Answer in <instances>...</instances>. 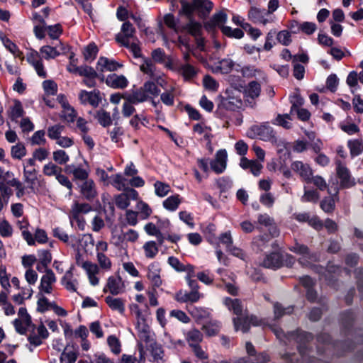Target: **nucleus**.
<instances>
[{"label":"nucleus","instance_id":"c9c22d12","mask_svg":"<svg viewBox=\"0 0 363 363\" xmlns=\"http://www.w3.org/2000/svg\"><path fill=\"white\" fill-rule=\"evenodd\" d=\"M220 323L216 320H211L203 325V330L208 336H214L220 330Z\"/></svg>","mask_w":363,"mask_h":363},{"label":"nucleus","instance_id":"b1692460","mask_svg":"<svg viewBox=\"0 0 363 363\" xmlns=\"http://www.w3.org/2000/svg\"><path fill=\"white\" fill-rule=\"evenodd\" d=\"M68 71L72 73H77L79 76L88 77H98L96 71L91 67L88 65L74 66V69L68 68Z\"/></svg>","mask_w":363,"mask_h":363},{"label":"nucleus","instance_id":"79ce46f5","mask_svg":"<svg viewBox=\"0 0 363 363\" xmlns=\"http://www.w3.org/2000/svg\"><path fill=\"white\" fill-rule=\"evenodd\" d=\"M228 16L223 11H219L213 15L210 20V24L212 26H218L221 29V26L227 21Z\"/></svg>","mask_w":363,"mask_h":363},{"label":"nucleus","instance_id":"bb28decb","mask_svg":"<svg viewBox=\"0 0 363 363\" xmlns=\"http://www.w3.org/2000/svg\"><path fill=\"white\" fill-rule=\"evenodd\" d=\"M189 20V22L186 23L184 26H183V30H186L194 37L200 35L201 33V23L196 21L194 18H191Z\"/></svg>","mask_w":363,"mask_h":363},{"label":"nucleus","instance_id":"c85d7f7f","mask_svg":"<svg viewBox=\"0 0 363 363\" xmlns=\"http://www.w3.org/2000/svg\"><path fill=\"white\" fill-rule=\"evenodd\" d=\"M105 301L112 310L118 311L121 314L124 313L125 306L121 298L108 296L106 297Z\"/></svg>","mask_w":363,"mask_h":363},{"label":"nucleus","instance_id":"09e8293b","mask_svg":"<svg viewBox=\"0 0 363 363\" xmlns=\"http://www.w3.org/2000/svg\"><path fill=\"white\" fill-rule=\"evenodd\" d=\"M38 255L39 257L40 264L45 269H48V266L52 261V255L48 250H38Z\"/></svg>","mask_w":363,"mask_h":363},{"label":"nucleus","instance_id":"4be33fe9","mask_svg":"<svg viewBox=\"0 0 363 363\" xmlns=\"http://www.w3.org/2000/svg\"><path fill=\"white\" fill-rule=\"evenodd\" d=\"M23 173L24 182L28 184L29 189L33 190L38 180V171L35 168L29 169L24 166Z\"/></svg>","mask_w":363,"mask_h":363},{"label":"nucleus","instance_id":"f03ea898","mask_svg":"<svg viewBox=\"0 0 363 363\" xmlns=\"http://www.w3.org/2000/svg\"><path fill=\"white\" fill-rule=\"evenodd\" d=\"M336 173L340 180L339 186L336 184L333 192V186L328 188V191L330 194L337 196L339 189H349L354 186L356 184L355 179L352 176L349 169L344 164L341 160H336Z\"/></svg>","mask_w":363,"mask_h":363},{"label":"nucleus","instance_id":"c756f323","mask_svg":"<svg viewBox=\"0 0 363 363\" xmlns=\"http://www.w3.org/2000/svg\"><path fill=\"white\" fill-rule=\"evenodd\" d=\"M147 278L150 279L154 286L159 287L162 284V279L160 276V270L153 264L148 267Z\"/></svg>","mask_w":363,"mask_h":363},{"label":"nucleus","instance_id":"69168bd1","mask_svg":"<svg viewBox=\"0 0 363 363\" xmlns=\"http://www.w3.org/2000/svg\"><path fill=\"white\" fill-rule=\"evenodd\" d=\"M182 9L179 11V14H184L189 19L193 18L192 14L196 9L194 4L189 3L186 0H181Z\"/></svg>","mask_w":363,"mask_h":363},{"label":"nucleus","instance_id":"052dcab7","mask_svg":"<svg viewBox=\"0 0 363 363\" xmlns=\"http://www.w3.org/2000/svg\"><path fill=\"white\" fill-rule=\"evenodd\" d=\"M45 132L44 130H40L33 133L30 138V143L32 145H45L46 139L45 138Z\"/></svg>","mask_w":363,"mask_h":363},{"label":"nucleus","instance_id":"393cba45","mask_svg":"<svg viewBox=\"0 0 363 363\" xmlns=\"http://www.w3.org/2000/svg\"><path fill=\"white\" fill-rule=\"evenodd\" d=\"M241 72L245 77H258L264 81H266L267 78L266 74L262 70L257 69L254 66L243 67Z\"/></svg>","mask_w":363,"mask_h":363},{"label":"nucleus","instance_id":"3c124183","mask_svg":"<svg viewBox=\"0 0 363 363\" xmlns=\"http://www.w3.org/2000/svg\"><path fill=\"white\" fill-rule=\"evenodd\" d=\"M107 343L109 346L111 351L118 354L121 351V345L118 338L116 335H109L107 338Z\"/></svg>","mask_w":363,"mask_h":363},{"label":"nucleus","instance_id":"2f4dec72","mask_svg":"<svg viewBox=\"0 0 363 363\" xmlns=\"http://www.w3.org/2000/svg\"><path fill=\"white\" fill-rule=\"evenodd\" d=\"M202 339L203 335L197 329H191L186 333V340L190 347L199 345Z\"/></svg>","mask_w":363,"mask_h":363},{"label":"nucleus","instance_id":"e2e57ef3","mask_svg":"<svg viewBox=\"0 0 363 363\" xmlns=\"http://www.w3.org/2000/svg\"><path fill=\"white\" fill-rule=\"evenodd\" d=\"M143 248L145 252V256L147 258H153L158 252V248L155 241L145 242Z\"/></svg>","mask_w":363,"mask_h":363},{"label":"nucleus","instance_id":"6ab92c4d","mask_svg":"<svg viewBox=\"0 0 363 363\" xmlns=\"http://www.w3.org/2000/svg\"><path fill=\"white\" fill-rule=\"evenodd\" d=\"M108 288L110 293L113 295H118L123 291V284L122 282V279L121 277H110L108 279L106 286L104 289V292H106V289Z\"/></svg>","mask_w":363,"mask_h":363},{"label":"nucleus","instance_id":"cd10ccee","mask_svg":"<svg viewBox=\"0 0 363 363\" xmlns=\"http://www.w3.org/2000/svg\"><path fill=\"white\" fill-rule=\"evenodd\" d=\"M186 80H189L194 77L197 72L194 66L189 63L182 64L177 69Z\"/></svg>","mask_w":363,"mask_h":363},{"label":"nucleus","instance_id":"412c9836","mask_svg":"<svg viewBox=\"0 0 363 363\" xmlns=\"http://www.w3.org/2000/svg\"><path fill=\"white\" fill-rule=\"evenodd\" d=\"M150 96L146 94L143 86L133 90L131 94L125 96V99L130 102L138 104L149 100Z\"/></svg>","mask_w":363,"mask_h":363},{"label":"nucleus","instance_id":"4d7b16f0","mask_svg":"<svg viewBox=\"0 0 363 363\" xmlns=\"http://www.w3.org/2000/svg\"><path fill=\"white\" fill-rule=\"evenodd\" d=\"M0 182H3L4 184L13 186H19V180L14 177V174L11 171H6L4 173L2 178L0 179Z\"/></svg>","mask_w":363,"mask_h":363},{"label":"nucleus","instance_id":"a211bd4d","mask_svg":"<svg viewBox=\"0 0 363 363\" xmlns=\"http://www.w3.org/2000/svg\"><path fill=\"white\" fill-rule=\"evenodd\" d=\"M106 83L108 86L114 89H124L128 86V82L123 75L111 74L107 76Z\"/></svg>","mask_w":363,"mask_h":363},{"label":"nucleus","instance_id":"8fccbe9b","mask_svg":"<svg viewBox=\"0 0 363 363\" xmlns=\"http://www.w3.org/2000/svg\"><path fill=\"white\" fill-rule=\"evenodd\" d=\"M150 347L151 355L154 361L158 362L159 360H162L164 355V351L162 350V346L160 344L155 342L151 343Z\"/></svg>","mask_w":363,"mask_h":363},{"label":"nucleus","instance_id":"5fc2aeb1","mask_svg":"<svg viewBox=\"0 0 363 363\" xmlns=\"http://www.w3.org/2000/svg\"><path fill=\"white\" fill-rule=\"evenodd\" d=\"M64 130V126L60 124H55L48 128V136L51 140H57Z\"/></svg>","mask_w":363,"mask_h":363},{"label":"nucleus","instance_id":"ddd939ff","mask_svg":"<svg viewBox=\"0 0 363 363\" xmlns=\"http://www.w3.org/2000/svg\"><path fill=\"white\" fill-rule=\"evenodd\" d=\"M122 67V64L105 57H99L96 64V69L101 72L105 71H116Z\"/></svg>","mask_w":363,"mask_h":363},{"label":"nucleus","instance_id":"4c0bfd02","mask_svg":"<svg viewBox=\"0 0 363 363\" xmlns=\"http://www.w3.org/2000/svg\"><path fill=\"white\" fill-rule=\"evenodd\" d=\"M95 118L103 127H108L112 123L110 113L104 109L98 111Z\"/></svg>","mask_w":363,"mask_h":363},{"label":"nucleus","instance_id":"bf43d9fd","mask_svg":"<svg viewBox=\"0 0 363 363\" xmlns=\"http://www.w3.org/2000/svg\"><path fill=\"white\" fill-rule=\"evenodd\" d=\"M143 86L148 96L150 95L151 96L155 97L160 94V89L153 82L147 81L144 83Z\"/></svg>","mask_w":363,"mask_h":363},{"label":"nucleus","instance_id":"2eb2a0df","mask_svg":"<svg viewBox=\"0 0 363 363\" xmlns=\"http://www.w3.org/2000/svg\"><path fill=\"white\" fill-rule=\"evenodd\" d=\"M201 297V294L199 292L180 290L176 293L174 298L179 303H196Z\"/></svg>","mask_w":363,"mask_h":363},{"label":"nucleus","instance_id":"f704fd0d","mask_svg":"<svg viewBox=\"0 0 363 363\" xmlns=\"http://www.w3.org/2000/svg\"><path fill=\"white\" fill-rule=\"evenodd\" d=\"M181 201L178 194L170 196L163 201V206L165 209L169 211H176Z\"/></svg>","mask_w":363,"mask_h":363},{"label":"nucleus","instance_id":"7c9ffc66","mask_svg":"<svg viewBox=\"0 0 363 363\" xmlns=\"http://www.w3.org/2000/svg\"><path fill=\"white\" fill-rule=\"evenodd\" d=\"M261 92V86L256 81L250 82L245 89V94L247 96L254 99L258 97Z\"/></svg>","mask_w":363,"mask_h":363},{"label":"nucleus","instance_id":"37998d69","mask_svg":"<svg viewBox=\"0 0 363 363\" xmlns=\"http://www.w3.org/2000/svg\"><path fill=\"white\" fill-rule=\"evenodd\" d=\"M196 9L201 11H206L207 13L212 10L213 4L209 0H192Z\"/></svg>","mask_w":363,"mask_h":363},{"label":"nucleus","instance_id":"423d86ee","mask_svg":"<svg viewBox=\"0 0 363 363\" xmlns=\"http://www.w3.org/2000/svg\"><path fill=\"white\" fill-rule=\"evenodd\" d=\"M292 218L297 222L306 223L316 230H321L323 228V222L315 215H311L309 212L294 213Z\"/></svg>","mask_w":363,"mask_h":363},{"label":"nucleus","instance_id":"f257e3e1","mask_svg":"<svg viewBox=\"0 0 363 363\" xmlns=\"http://www.w3.org/2000/svg\"><path fill=\"white\" fill-rule=\"evenodd\" d=\"M274 333L280 340H281L282 337H285L289 342L293 340L297 343V349L302 362L323 363L321 360L310 354L311 351L306 345L307 343L313 340V335L311 333L297 330L284 334L281 328L274 329Z\"/></svg>","mask_w":363,"mask_h":363},{"label":"nucleus","instance_id":"ea45409f","mask_svg":"<svg viewBox=\"0 0 363 363\" xmlns=\"http://www.w3.org/2000/svg\"><path fill=\"white\" fill-rule=\"evenodd\" d=\"M40 52L46 60L54 59L56 57L59 56V52L57 51V48L55 46H50V45H44L42 46L40 49Z\"/></svg>","mask_w":363,"mask_h":363},{"label":"nucleus","instance_id":"4468645a","mask_svg":"<svg viewBox=\"0 0 363 363\" xmlns=\"http://www.w3.org/2000/svg\"><path fill=\"white\" fill-rule=\"evenodd\" d=\"M136 313L138 316V321L135 328L138 330V335L143 340L148 342L150 340V327L146 323L145 320L141 317V311L138 310Z\"/></svg>","mask_w":363,"mask_h":363},{"label":"nucleus","instance_id":"f8f14e48","mask_svg":"<svg viewBox=\"0 0 363 363\" xmlns=\"http://www.w3.org/2000/svg\"><path fill=\"white\" fill-rule=\"evenodd\" d=\"M55 281L56 277L52 269H45V274H44L40 279V284L39 286L40 291L46 294H50L52 290V284Z\"/></svg>","mask_w":363,"mask_h":363},{"label":"nucleus","instance_id":"dca6fc26","mask_svg":"<svg viewBox=\"0 0 363 363\" xmlns=\"http://www.w3.org/2000/svg\"><path fill=\"white\" fill-rule=\"evenodd\" d=\"M74 267L72 265L61 279L62 285H63L67 291L71 292L77 291V284H78L77 280L74 279Z\"/></svg>","mask_w":363,"mask_h":363},{"label":"nucleus","instance_id":"603ef678","mask_svg":"<svg viewBox=\"0 0 363 363\" xmlns=\"http://www.w3.org/2000/svg\"><path fill=\"white\" fill-rule=\"evenodd\" d=\"M138 238V233L133 230L130 229L126 233H123L121 235L118 237V242L116 243V245H119L120 242L123 240H127L130 242H135Z\"/></svg>","mask_w":363,"mask_h":363},{"label":"nucleus","instance_id":"de8ad7c7","mask_svg":"<svg viewBox=\"0 0 363 363\" xmlns=\"http://www.w3.org/2000/svg\"><path fill=\"white\" fill-rule=\"evenodd\" d=\"M320 198L318 192L315 190H307L305 188L304 194L301 198V201L303 203L313 202L316 203Z\"/></svg>","mask_w":363,"mask_h":363},{"label":"nucleus","instance_id":"9d476101","mask_svg":"<svg viewBox=\"0 0 363 363\" xmlns=\"http://www.w3.org/2000/svg\"><path fill=\"white\" fill-rule=\"evenodd\" d=\"M99 94V90H94L92 91L82 90L79 93V98L82 104H89L94 107H97L101 101Z\"/></svg>","mask_w":363,"mask_h":363},{"label":"nucleus","instance_id":"680f3d73","mask_svg":"<svg viewBox=\"0 0 363 363\" xmlns=\"http://www.w3.org/2000/svg\"><path fill=\"white\" fill-rule=\"evenodd\" d=\"M354 318L355 315L351 310L343 312L340 316L342 324L345 328H349L352 325Z\"/></svg>","mask_w":363,"mask_h":363},{"label":"nucleus","instance_id":"72a5a7b5","mask_svg":"<svg viewBox=\"0 0 363 363\" xmlns=\"http://www.w3.org/2000/svg\"><path fill=\"white\" fill-rule=\"evenodd\" d=\"M352 157L359 155L363 152V143L359 140H350L347 142Z\"/></svg>","mask_w":363,"mask_h":363},{"label":"nucleus","instance_id":"20e7f679","mask_svg":"<svg viewBox=\"0 0 363 363\" xmlns=\"http://www.w3.org/2000/svg\"><path fill=\"white\" fill-rule=\"evenodd\" d=\"M289 250L297 255H301L298 262L303 266H309L312 262L318 261V256L315 252H311L308 246L296 242L294 245L289 247Z\"/></svg>","mask_w":363,"mask_h":363},{"label":"nucleus","instance_id":"0eeeda50","mask_svg":"<svg viewBox=\"0 0 363 363\" xmlns=\"http://www.w3.org/2000/svg\"><path fill=\"white\" fill-rule=\"evenodd\" d=\"M228 153L225 149H220L216 153L215 159L209 162L211 169L216 174H222L226 169Z\"/></svg>","mask_w":363,"mask_h":363},{"label":"nucleus","instance_id":"1a4fd4ad","mask_svg":"<svg viewBox=\"0 0 363 363\" xmlns=\"http://www.w3.org/2000/svg\"><path fill=\"white\" fill-rule=\"evenodd\" d=\"M267 12L264 9H259L256 6L250 7L248 11V19L254 23L267 25L271 21L266 18Z\"/></svg>","mask_w":363,"mask_h":363},{"label":"nucleus","instance_id":"9b49d317","mask_svg":"<svg viewBox=\"0 0 363 363\" xmlns=\"http://www.w3.org/2000/svg\"><path fill=\"white\" fill-rule=\"evenodd\" d=\"M121 33L116 35V40L122 44L125 41H129L130 38H133L135 33V29L133 24L129 21L124 22L121 26Z\"/></svg>","mask_w":363,"mask_h":363},{"label":"nucleus","instance_id":"338daca9","mask_svg":"<svg viewBox=\"0 0 363 363\" xmlns=\"http://www.w3.org/2000/svg\"><path fill=\"white\" fill-rule=\"evenodd\" d=\"M53 160L59 164H65L69 160V157L65 150H57L53 152Z\"/></svg>","mask_w":363,"mask_h":363},{"label":"nucleus","instance_id":"864d4df0","mask_svg":"<svg viewBox=\"0 0 363 363\" xmlns=\"http://www.w3.org/2000/svg\"><path fill=\"white\" fill-rule=\"evenodd\" d=\"M18 315L20 318L19 319L23 320L24 324L27 327H32V330H35V325L33 323L31 316L29 315L25 307L19 308Z\"/></svg>","mask_w":363,"mask_h":363},{"label":"nucleus","instance_id":"c03bdc74","mask_svg":"<svg viewBox=\"0 0 363 363\" xmlns=\"http://www.w3.org/2000/svg\"><path fill=\"white\" fill-rule=\"evenodd\" d=\"M98 48L94 43H89L84 50L83 54L86 61L94 60L98 53Z\"/></svg>","mask_w":363,"mask_h":363},{"label":"nucleus","instance_id":"7ed1b4c3","mask_svg":"<svg viewBox=\"0 0 363 363\" xmlns=\"http://www.w3.org/2000/svg\"><path fill=\"white\" fill-rule=\"evenodd\" d=\"M247 135L251 139L259 138L261 140L270 142L272 144L277 145L279 142L275 132L268 122L252 125L248 130Z\"/></svg>","mask_w":363,"mask_h":363},{"label":"nucleus","instance_id":"774afa93","mask_svg":"<svg viewBox=\"0 0 363 363\" xmlns=\"http://www.w3.org/2000/svg\"><path fill=\"white\" fill-rule=\"evenodd\" d=\"M155 191L157 196L159 197L165 196L169 191V186L163 182L157 181L155 184Z\"/></svg>","mask_w":363,"mask_h":363},{"label":"nucleus","instance_id":"473e14b6","mask_svg":"<svg viewBox=\"0 0 363 363\" xmlns=\"http://www.w3.org/2000/svg\"><path fill=\"white\" fill-rule=\"evenodd\" d=\"M221 31L225 36L231 38L241 39L244 36V32L240 28H232L228 26H222Z\"/></svg>","mask_w":363,"mask_h":363},{"label":"nucleus","instance_id":"39448f33","mask_svg":"<svg viewBox=\"0 0 363 363\" xmlns=\"http://www.w3.org/2000/svg\"><path fill=\"white\" fill-rule=\"evenodd\" d=\"M77 189L81 197L89 201L92 202L98 196V191L95 182L89 179L83 182H77Z\"/></svg>","mask_w":363,"mask_h":363},{"label":"nucleus","instance_id":"13d9d810","mask_svg":"<svg viewBox=\"0 0 363 363\" xmlns=\"http://www.w3.org/2000/svg\"><path fill=\"white\" fill-rule=\"evenodd\" d=\"M277 40L282 45H289L292 41L290 31L283 30L278 33L277 32Z\"/></svg>","mask_w":363,"mask_h":363},{"label":"nucleus","instance_id":"aec40b11","mask_svg":"<svg viewBox=\"0 0 363 363\" xmlns=\"http://www.w3.org/2000/svg\"><path fill=\"white\" fill-rule=\"evenodd\" d=\"M241 105V101L234 97H221L218 108L228 111H235Z\"/></svg>","mask_w":363,"mask_h":363},{"label":"nucleus","instance_id":"f3484780","mask_svg":"<svg viewBox=\"0 0 363 363\" xmlns=\"http://www.w3.org/2000/svg\"><path fill=\"white\" fill-rule=\"evenodd\" d=\"M291 169L297 172L304 180L311 182L312 170L309 165L301 161H295L291 164Z\"/></svg>","mask_w":363,"mask_h":363},{"label":"nucleus","instance_id":"a19ab883","mask_svg":"<svg viewBox=\"0 0 363 363\" xmlns=\"http://www.w3.org/2000/svg\"><path fill=\"white\" fill-rule=\"evenodd\" d=\"M233 320L235 330H242L243 333L249 331L250 325L248 318H242L238 316L233 318Z\"/></svg>","mask_w":363,"mask_h":363},{"label":"nucleus","instance_id":"a18cd8bd","mask_svg":"<svg viewBox=\"0 0 363 363\" xmlns=\"http://www.w3.org/2000/svg\"><path fill=\"white\" fill-rule=\"evenodd\" d=\"M62 172V168L52 162H48L43 168V172L45 175L52 177L59 174Z\"/></svg>","mask_w":363,"mask_h":363},{"label":"nucleus","instance_id":"49530a36","mask_svg":"<svg viewBox=\"0 0 363 363\" xmlns=\"http://www.w3.org/2000/svg\"><path fill=\"white\" fill-rule=\"evenodd\" d=\"M24 115V111L22 104L19 101H15L13 106L11 110V119L16 121V120Z\"/></svg>","mask_w":363,"mask_h":363},{"label":"nucleus","instance_id":"5701e85b","mask_svg":"<svg viewBox=\"0 0 363 363\" xmlns=\"http://www.w3.org/2000/svg\"><path fill=\"white\" fill-rule=\"evenodd\" d=\"M93 211V208L89 203H79L74 201L71 206V210L69 215H72L74 217L80 216L81 213L86 214Z\"/></svg>","mask_w":363,"mask_h":363},{"label":"nucleus","instance_id":"e433bc0d","mask_svg":"<svg viewBox=\"0 0 363 363\" xmlns=\"http://www.w3.org/2000/svg\"><path fill=\"white\" fill-rule=\"evenodd\" d=\"M293 306H289L286 308H284L281 303L278 302L274 304V314L275 319H279L286 314H290L293 312Z\"/></svg>","mask_w":363,"mask_h":363},{"label":"nucleus","instance_id":"0e129e2a","mask_svg":"<svg viewBox=\"0 0 363 363\" xmlns=\"http://www.w3.org/2000/svg\"><path fill=\"white\" fill-rule=\"evenodd\" d=\"M64 110L62 112V117L67 122H73L76 117L74 109L71 107L69 104H63L62 105Z\"/></svg>","mask_w":363,"mask_h":363},{"label":"nucleus","instance_id":"6e6552de","mask_svg":"<svg viewBox=\"0 0 363 363\" xmlns=\"http://www.w3.org/2000/svg\"><path fill=\"white\" fill-rule=\"evenodd\" d=\"M283 256L281 253L272 252L267 254L260 265L264 268L277 270L283 266Z\"/></svg>","mask_w":363,"mask_h":363},{"label":"nucleus","instance_id":"6e6d98bb","mask_svg":"<svg viewBox=\"0 0 363 363\" xmlns=\"http://www.w3.org/2000/svg\"><path fill=\"white\" fill-rule=\"evenodd\" d=\"M72 174L74 179L78 181L77 182H83L84 181L89 179V172L80 167H74Z\"/></svg>","mask_w":363,"mask_h":363},{"label":"nucleus","instance_id":"a878e982","mask_svg":"<svg viewBox=\"0 0 363 363\" xmlns=\"http://www.w3.org/2000/svg\"><path fill=\"white\" fill-rule=\"evenodd\" d=\"M223 303L230 311H232L238 316L242 314V306L239 299H232L231 298L225 297Z\"/></svg>","mask_w":363,"mask_h":363},{"label":"nucleus","instance_id":"58836bf2","mask_svg":"<svg viewBox=\"0 0 363 363\" xmlns=\"http://www.w3.org/2000/svg\"><path fill=\"white\" fill-rule=\"evenodd\" d=\"M26 153V148L22 143H18L11 148V155L13 159L21 160Z\"/></svg>","mask_w":363,"mask_h":363}]
</instances>
